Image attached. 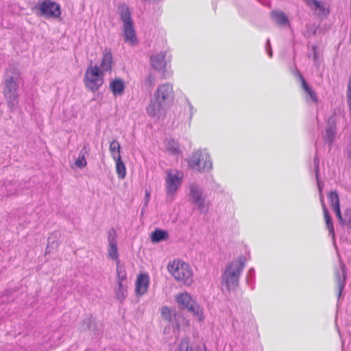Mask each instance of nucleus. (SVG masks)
Returning a JSON list of instances; mask_svg holds the SVG:
<instances>
[{
    "label": "nucleus",
    "mask_w": 351,
    "mask_h": 351,
    "mask_svg": "<svg viewBox=\"0 0 351 351\" xmlns=\"http://www.w3.org/2000/svg\"><path fill=\"white\" fill-rule=\"evenodd\" d=\"M339 222L343 221V216L341 213L340 206L332 208Z\"/></svg>",
    "instance_id": "58836bf2"
},
{
    "label": "nucleus",
    "mask_w": 351,
    "mask_h": 351,
    "mask_svg": "<svg viewBox=\"0 0 351 351\" xmlns=\"http://www.w3.org/2000/svg\"><path fill=\"white\" fill-rule=\"evenodd\" d=\"M190 194L193 199L199 210L205 211L208 209V204L205 202V197L202 195V192L195 184H191L190 187Z\"/></svg>",
    "instance_id": "6e6552de"
},
{
    "label": "nucleus",
    "mask_w": 351,
    "mask_h": 351,
    "mask_svg": "<svg viewBox=\"0 0 351 351\" xmlns=\"http://www.w3.org/2000/svg\"><path fill=\"white\" fill-rule=\"evenodd\" d=\"M319 160L318 157L315 156L314 158L313 165H314V168H315V177H317V178L319 175Z\"/></svg>",
    "instance_id": "4c0bfd02"
},
{
    "label": "nucleus",
    "mask_w": 351,
    "mask_h": 351,
    "mask_svg": "<svg viewBox=\"0 0 351 351\" xmlns=\"http://www.w3.org/2000/svg\"><path fill=\"white\" fill-rule=\"evenodd\" d=\"M265 48H266V51L268 53V56L271 58L273 56V53H272L271 47V44H270L269 39H267V44H266Z\"/></svg>",
    "instance_id": "a19ab883"
},
{
    "label": "nucleus",
    "mask_w": 351,
    "mask_h": 351,
    "mask_svg": "<svg viewBox=\"0 0 351 351\" xmlns=\"http://www.w3.org/2000/svg\"><path fill=\"white\" fill-rule=\"evenodd\" d=\"M241 274V259L237 258L226 266L221 276V285L228 291H234L239 288Z\"/></svg>",
    "instance_id": "f03ea898"
},
{
    "label": "nucleus",
    "mask_w": 351,
    "mask_h": 351,
    "mask_svg": "<svg viewBox=\"0 0 351 351\" xmlns=\"http://www.w3.org/2000/svg\"><path fill=\"white\" fill-rule=\"evenodd\" d=\"M109 149L114 160L121 158L120 154L121 146L117 141L114 140L110 143Z\"/></svg>",
    "instance_id": "412c9836"
},
{
    "label": "nucleus",
    "mask_w": 351,
    "mask_h": 351,
    "mask_svg": "<svg viewBox=\"0 0 351 351\" xmlns=\"http://www.w3.org/2000/svg\"><path fill=\"white\" fill-rule=\"evenodd\" d=\"M149 277L146 273H141L138 275L135 282V293L136 295H145L148 290Z\"/></svg>",
    "instance_id": "9d476101"
},
{
    "label": "nucleus",
    "mask_w": 351,
    "mask_h": 351,
    "mask_svg": "<svg viewBox=\"0 0 351 351\" xmlns=\"http://www.w3.org/2000/svg\"><path fill=\"white\" fill-rule=\"evenodd\" d=\"M115 295L118 300L123 302L127 295V287L123 282H118V288L115 290Z\"/></svg>",
    "instance_id": "393cba45"
},
{
    "label": "nucleus",
    "mask_w": 351,
    "mask_h": 351,
    "mask_svg": "<svg viewBox=\"0 0 351 351\" xmlns=\"http://www.w3.org/2000/svg\"><path fill=\"white\" fill-rule=\"evenodd\" d=\"M85 351H90V350H85Z\"/></svg>",
    "instance_id": "09e8293b"
},
{
    "label": "nucleus",
    "mask_w": 351,
    "mask_h": 351,
    "mask_svg": "<svg viewBox=\"0 0 351 351\" xmlns=\"http://www.w3.org/2000/svg\"><path fill=\"white\" fill-rule=\"evenodd\" d=\"M113 66L112 53L110 49L106 48L102 52L99 67L103 73L110 72Z\"/></svg>",
    "instance_id": "ddd939ff"
},
{
    "label": "nucleus",
    "mask_w": 351,
    "mask_h": 351,
    "mask_svg": "<svg viewBox=\"0 0 351 351\" xmlns=\"http://www.w3.org/2000/svg\"><path fill=\"white\" fill-rule=\"evenodd\" d=\"M167 238V232L160 229L155 230L151 235V239L152 242H159Z\"/></svg>",
    "instance_id": "b1692460"
},
{
    "label": "nucleus",
    "mask_w": 351,
    "mask_h": 351,
    "mask_svg": "<svg viewBox=\"0 0 351 351\" xmlns=\"http://www.w3.org/2000/svg\"><path fill=\"white\" fill-rule=\"evenodd\" d=\"M347 97H348V99L351 98V73H350V75L349 77V80H348Z\"/></svg>",
    "instance_id": "c03bdc74"
},
{
    "label": "nucleus",
    "mask_w": 351,
    "mask_h": 351,
    "mask_svg": "<svg viewBox=\"0 0 351 351\" xmlns=\"http://www.w3.org/2000/svg\"><path fill=\"white\" fill-rule=\"evenodd\" d=\"M174 97L173 85L170 83L160 84L154 94L155 101L149 105L147 111L149 115L155 117Z\"/></svg>",
    "instance_id": "f257e3e1"
},
{
    "label": "nucleus",
    "mask_w": 351,
    "mask_h": 351,
    "mask_svg": "<svg viewBox=\"0 0 351 351\" xmlns=\"http://www.w3.org/2000/svg\"><path fill=\"white\" fill-rule=\"evenodd\" d=\"M306 93L309 95V97L311 99L313 102L317 103L318 101L317 95H316L315 92L312 88H311L310 90L307 91Z\"/></svg>",
    "instance_id": "e433bc0d"
},
{
    "label": "nucleus",
    "mask_w": 351,
    "mask_h": 351,
    "mask_svg": "<svg viewBox=\"0 0 351 351\" xmlns=\"http://www.w3.org/2000/svg\"><path fill=\"white\" fill-rule=\"evenodd\" d=\"M188 164L191 169L199 171L212 167L210 155L205 150H197L193 152L188 160Z\"/></svg>",
    "instance_id": "39448f33"
},
{
    "label": "nucleus",
    "mask_w": 351,
    "mask_h": 351,
    "mask_svg": "<svg viewBox=\"0 0 351 351\" xmlns=\"http://www.w3.org/2000/svg\"><path fill=\"white\" fill-rule=\"evenodd\" d=\"M145 197H146L147 201H148L150 197V192L149 191H145Z\"/></svg>",
    "instance_id": "a18cd8bd"
},
{
    "label": "nucleus",
    "mask_w": 351,
    "mask_h": 351,
    "mask_svg": "<svg viewBox=\"0 0 351 351\" xmlns=\"http://www.w3.org/2000/svg\"><path fill=\"white\" fill-rule=\"evenodd\" d=\"M167 175L165 180L166 191L168 195H173L182 183L183 173L178 170H168Z\"/></svg>",
    "instance_id": "423d86ee"
},
{
    "label": "nucleus",
    "mask_w": 351,
    "mask_h": 351,
    "mask_svg": "<svg viewBox=\"0 0 351 351\" xmlns=\"http://www.w3.org/2000/svg\"><path fill=\"white\" fill-rule=\"evenodd\" d=\"M311 51L313 54V58L315 62L318 61L319 59V52L317 51V47L314 45L311 47Z\"/></svg>",
    "instance_id": "c9c22d12"
},
{
    "label": "nucleus",
    "mask_w": 351,
    "mask_h": 351,
    "mask_svg": "<svg viewBox=\"0 0 351 351\" xmlns=\"http://www.w3.org/2000/svg\"><path fill=\"white\" fill-rule=\"evenodd\" d=\"M204 351H206V350H204Z\"/></svg>",
    "instance_id": "8fccbe9b"
},
{
    "label": "nucleus",
    "mask_w": 351,
    "mask_h": 351,
    "mask_svg": "<svg viewBox=\"0 0 351 351\" xmlns=\"http://www.w3.org/2000/svg\"><path fill=\"white\" fill-rule=\"evenodd\" d=\"M161 315L164 319L169 321L171 319V313L169 308L163 306L161 308Z\"/></svg>",
    "instance_id": "72a5a7b5"
},
{
    "label": "nucleus",
    "mask_w": 351,
    "mask_h": 351,
    "mask_svg": "<svg viewBox=\"0 0 351 351\" xmlns=\"http://www.w3.org/2000/svg\"><path fill=\"white\" fill-rule=\"evenodd\" d=\"M321 203L324 213V219L326 221V227L329 232V234L332 237V239L335 240V235L332 220L330 217V213L324 204V201L322 196H321Z\"/></svg>",
    "instance_id": "dca6fc26"
},
{
    "label": "nucleus",
    "mask_w": 351,
    "mask_h": 351,
    "mask_svg": "<svg viewBox=\"0 0 351 351\" xmlns=\"http://www.w3.org/2000/svg\"><path fill=\"white\" fill-rule=\"evenodd\" d=\"M328 199L330 206L332 208L340 206L339 195L336 191H331L328 194Z\"/></svg>",
    "instance_id": "c85d7f7f"
},
{
    "label": "nucleus",
    "mask_w": 351,
    "mask_h": 351,
    "mask_svg": "<svg viewBox=\"0 0 351 351\" xmlns=\"http://www.w3.org/2000/svg\"><path fill=\"white\" fill-rule=\"evenodd\" d=\"M166 53L160 52L151 57L150 61L152 66L156 70H162L166 67L165 60Z\"/></svg>",
    "instance_id": "f3484780"
},
{
    "label": "nucleus",
    "mask_w": 351,
    "mask_h": 351,
    "mask_svg": "<svg viewBox=\"0 0 351 351\" xmlns=\"http://www.w3.org/2000/svg\"><path fill=\"white\" fill-rule=\"evenodd\" d=\"M104 73L100 71L97 64H90L86 69L84 84L87 89L92 92L97 91L103 85L104 82Z\"/></svg>",
    "instance_id": "20e7f679"
},
{
    "label": "nucleus",
    "mask_w": 351,
    "mask_h": 351,
    "mask_svg": "<svg viewBox=\"0 0 351 351\" xmlns=\"http://www.w3.org/2000/svg\"><path fill=\"white\" fill-rule=\"evenodd\" d=\"M189 311L193 313L194 316L199 322H202L204 320L203 310L196 303L192 305Z\"/></svg>",
    "instance_id": "a878e982"
},
{
    "label": "nucleus",
    "mask_w": 351,
    "mask_h": 351,
    "mask_svg": "<svg viewBox=\"0 0 351 351\" xmlns=\"http://www.w3.org/2000/svg\"><path fill=\"white\" fill-rule=\"evenodd\" d=\"M75 164L79 168H84L86 166L87 162L84 154L80 153L78 158L75 160Z\"/></svg>",
    "instance_id": "2f4dec72"
},
{
    "label": "nucleus",
    "mask_w": 351,
    "mask_h": 351,
    "mask_svg": "<svg viewBox=\"0 0 351 351\" xmlns=\"http://www.w3.org/2000/svg\"><path fill=\"white\" fill-rule=\"evenodd\" d=\"M108 251V255L111 258L116 260L117 262L118 261H119L118 258V250L117 243L114 241H112L110 242Z\"/></svg>",
    "instance_id": "bb28decb"
},
{
    "label": "nucleus",
    "mask_w": 351,
    "mask_h": 351,
    "mask_svg": "<svg viewBox=\"0 0 351 351\" xmlns=\"http://www.w3.org/2000/svg\"><path fill=\"white\" fill-rule=\"evenodd\" d=\"M254 271L253 269H251L248 274H247V276H246V282L247 284L250 283V280H252V278H253V276H254Z\"/></svg>",
    "instance_id": "37998d69"
},
{
    "label": "nucleus",
    "mask_w": 351,
    "mask_h": 351,
    "mask_svg": "<svg viewBox=\"0 0 351 351\" xmlns=\"http://www.w3.org/2000/svg\"><path fill=\"white\" fill-rule=\"evenodd\" d=\"M36 8L40 14L46 18H58L61 15V9L58 3L51 0H45L39 3Z\"/></svg>",
    "instance_id": "0eeeda50"
},
{
    "label": "nucleus",
    "mask_w": 351,
    "mask_h": 351,
    "mask_svg": "<svg viewBox=\"0 0 351 351\" xmlns=\"http://www.w3.org/2000/svg\"><path fill=\"white\" fill-rule=\"evenodd\" d=\"M116 162V172L120 179H123L126 175V169L121 158L119 159H114Z\"/></svg>",
    "instance_id": "5701e85b"
},
{
    "label": "nucleus",
    "mask_w": 351,
    "mask_h": 351,
    "mask_svg": "<svg viewBox=\"0 0 351 351\" xmlns=\"http://www.w3.org/2000/svg\"><path fill=\"white\" fill-rule=\"evenodd\" d=\"M242 265H243V267H244V265H245V263L244 261H243V263H242Z\"/></svg>",
    "instance_id": "de8ad7c7"
},
{
    "label": "nucleus",
    "mask_w": 351,
    "mask_h": 351,
    "mask_svg": "<svg viewBox=\"0 0 351 351\" xmlns=\"http://www.w3.org/2000/svg\"><path fill=\"white\" fill-rule=\"evenodd\" d=\"M117 274L118 278V282H123L126 279V272L125 269H123L120 265H119V261L117 262Z\"/></svg>",
    "instance_id": "7c9ffc66"
},
{
    "label": "nucleus",
    "mask_w": 351,
    "mask_h": 351,
    "mask_svg": "<svg viewBox=\"0 0 351 351\" xmlns=\"http://www.w3.org/2000/svg\"><path fill=\"white\" fill-rule=\"evenodd\" d=\"M336 119L334 115L330 116L327 122V126L326 128V134L324 136V141L328 143L330 146L335 140L336 136Z\"/></svg>",
    "instance_id": "f8f14e48"
},
{
    "label": "nucleus",
    "mask_w": 351,
    "mask_h": 351,
    "mask_svg": "<svg viewBox=\"0 0 351 351\" xmlns=\"http://www.w3.org/2000/svg\"><path fill=\"white\" fill-rule=\"evenodd\" d=\"M176 351H195L188 339H183Z\"/></svg>",
    "instance_id": "cd10ccee"
},
{
    "label": "nucleus",
    "mask_w": 351,
    "mask_h": 351,
    "mask_svg": "<svg viewBox=\"0 0 351 351\" xmlns=\"http://www.w3.org/2000/svg\"><path fill=\"white\" fill-rule=\"evenodd\" d=\"M271 16L280 25H285L289 22L287 16L282 12H272Z\"/></svg>",
    "instance_id": "4be33fe9"
},
{
    "label": "nucleus",
    "mask_w": 351,
    "mask_h": 351,
    "mask_svg": "<svg viewBox=\"0 0 351 351\" xmlns=\"http://www.w3.org/2000/svg\"><path fill=\"white\" fill-rule=\"evenodd\" d=\"M165 148L167 152H169L171 154H181V150L180 149V146L178 142L174 140L169 139L166 141Z\"/></svg>",
    "instance_id": "aec40b11"
},
{
    "label": "nucleus",
    "mask_w": 351,
    "mask_h": 351,
    "mask_svg": "<svg viewBox=\"0 0 351 351\" xmlns=\"http://www.w3.org/2000/svg\"><path fill=\"white\" fill-rule=\"evenodd\" d=\"M176 301L182 308L189 309L195 302L188 293H182L176 295Z\"/></svg>",
    "instance_id": "a211bd4d"
},
{
    "label": "nucleus",
    "mask_w": 351,
    "mask_h": 351,
    "mask_svg": "<svg viewBox=\"0 0 351 351\" xmlns=\"http://www.w3.org/2000/svg\"><path fill=\"white\" fill-rule=\"evenodd\" d=\"M18 84L14 81L13 77H10L5 82V87L3 88V94L7 99L10 101L17 102L18 99Z\"/></svg>",
    "instance_id": "1a4fd4ad"
},
{
    "label": "nucleus",
    "mask_w": 351,
    "mask_h": 351,
    "mask_svg": "<svg viewBox=\"0 0 351 351\" xmlns=\"http://www.w3.org/2000/svg\"><path fill=\"white\" fill-rule=\"evenodd\" d=\"M339 265L340 269L336 270L335 274V280L338 288V298H340L342 294L343 290L345 287L346 279L347 278V271L345 264L342 261H340Z\"/></svg>",
    "instance_id": "9b49d317"
},
{
    "label": "nucleus",
    "mask_w": 351,
    "mask_h": 351,
    "mask_svg": "<svg viewBox=\"0 0 351 351\" xmlns=\"http://www.w3.org/2000/svg\"><path fill=\"white\" fill-rule=\"evenodd\" d=\"M312 34L313 35H315L316 34V29H313V32H312Z\"/></svg>",
    "instance_id": "49530a36"
},
{
    "label": "nucleus",
    "mask_w": 351,
    "mask_h": 351,
    "mask_svg": "<svg viewBox=\"0 0 351 351\" xmlns=\"http://www.w3.org/2000/svg\"><path fill=\"white\" fill-rule=\"evenodd\" d=\"M167 270L177 281L187 285H191L193 282L191 267L180 259L170 261L167 265Z\"/></svg>",
    "instance_id": "7ed1b4c3"
},
{
    "label": "nucleus",
    "mask_w": 351,
    "mask_h": 351,
    "mask_svg": "<svg viewBox=\"0 0 351 351\" xmlns=\"http://www.w3.org/2000/svg\"><path fill=\"white\" fill-rule=\"evenodd\" d=\"M119 15L123 25L133 23L131 18V13L127 6L123 5L119 7Z\"/></svg>",
    "instance_id": "6ab92c4d"
},
{
    "label": "nucleus",
    "mask_w": 351,
    "mask_h": 351,
    "mask_svg": "<svg viewBox=\"0 0 351 351\" xmlns=\"http://www.w3.org/2000/svg\"><path fill=\"white\" fill-rule=\"evenodd\" d=\"M109 88L114 97L121 96L124 93L125 82L122 79L115 77L110 82Z\"/></svg>",
    "instance_id": "4468645a"
},
{
    "label": "nucleus",
    "mask_w": 351,
    "mask_h": 351,
    "mask_svg": "<svg viewBox=\"0 0 351 351\" xmlns=\"http://www.w3.org/2000/svg\"><path fill=\"white\" fill-rule=\"evenodd\" d=\"M340 223L345 225L348 228H351V208H347L345 210L343 221H341Z\"/></svg>",
    "instance_id": "c756f323"
},
{
    "label": "nucleus",
    "mask_w": 351,
    "mask_h": 351,
    "mask_svg": "<svg viewBox=\"0 0 351 351\" xmlns=\"http://www.w3.org/2000/svg\"><path fill=\"white\" fill-rule=\"evenodd\" d=\"M316 180H317V187H318V189L319 191V197H321V196H322L324 197V196L322 195V189L324 188V183L320 181L319 176H317V178L316 177Z\"/></svg>",
    "instance_id": "ea45409f"
},
{
    "label": "nucleus",
    "mask_w": 351,
    "mask_h": 351,
    "mask_svg": "<svg viewBox=\"0 0 351 351\" xmlns=\"http://www.w3.org/2000/svg\"><path fill=\"white\" fill-rule=\"evenodd\" d=\"M304 2L308 5L312 10L315 7V5H317V0H304Z\"/></svg>",
    "instance_id": "79ce46f5"
},
{
    "label": "nucleus",
    "mask_w": 351,
    "mask_h": 351,
    "mask_svg": "<svg viewBox=\"0 0 351 351\" xmlns=\"http://www.w3.org/2000/svg\"><path fill=\"white\" fill-rule=\"evenodd\" d=\"M313 10H319V14L327 15L329 13V11L326 9L322 1H317V5H315Z\"/></svg>",
    "instance_id": "473e14b6"
},
{
    "label": "nucleus",
    "mask_w": 351,
    "mask_h": 351,
    "mask_svg": "<svg viewBox=\"0 0 351 351\" xmlns=\"http://www.w3.org/2000/svg\"><path fill=\"white\" fill-rule=\"evenodd\" d=\"M123 36L125 42L130 45H136L137 38L133 23L123 25Z\"/></svg>",
    "instance_id": "2eb2a0df"
},
{
    "label": "nucleus",
    "mask_w": 351,
    "mask_h": 351,
    "mask_svg": "<svg viewBox=\"0 0 351 351\" xmlns=\"http://www.w3.org/2000/svg\"><path fill=\"white\" fill-rule=\"evenodd\" d=\"M299 78L302 82V87L305 92L309 91L311 87L307 84L303 76L300 73Z\"/></svg>",
    "instance_id": "f704fd0d"
}]
</instances>
